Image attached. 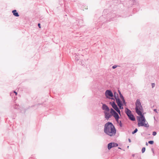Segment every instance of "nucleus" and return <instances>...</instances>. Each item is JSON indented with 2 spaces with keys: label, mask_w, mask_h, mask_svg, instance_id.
Instances as JSON below:
<instances>
[{
  "label": "nucleus",
  "mask_w": 159,
  "mask_h": 159,
  "mask_svg": "<svg viewBox=\"0 0 159 159\" xmlns=\"http://www.w3.org/2000/svg\"><path fill=\"white\" fill-rule=\"evenodd\" d=\"M104 132L109 136H113L115 135L116 130L112 123L108 122L105 125Z\"/></svg>",
  "instance_id": "f257e3e1"
},
{
  "label": "nucleus",
  "mask_w": 159,
  "mask_h": 159,
  "mask_svg": "<svg viewBox=\"0 0 159 159\" xmlns=\"http://www.w3.org/2000/svg\"><path fill=\"white\" fill-rule=\"evenodd\" d=\"M140 116L137 117L138 120V126H144L146 127H148L149 125L148 122L145 119L144 116L141 114L139 115Z\"/></svg>",
  "instance_id": "f03ea898"
},
{
  "label": "nucleus",
  "mask_w": 159,
  "mask_h": 159,
  "mask_svg": "<svg viewBox=\"0 0 159 159\" xmlns=\"http://www.w3.org/2000/svg\"><path fill=\"white\" fill-rule=\"evenodd\" d=\"M136 112L138 115H141L143 111V108L141 105L140 101L139 99H137L135 103Z\"/></svg>",
  "instance_id": "7ed1b4c3"
},
{
  "label": "nucleus",
  "mask_w": 159,
  "mask_h": 159,
  "mask_svg": "<svg viewBox=\"0 0 159 159\" xmlns=\"http://www.w3.org/2000/svg\"><path fill=\"white\" fill-rule=\"evenodd\" d=\"M111 113L113 115L116 121L119 119V116L118 114L112 108L111 109Z\"/></svg>",
  "instance_id": "20e7f679"
},
{
  "label": "nucleus",
  "mask_w": 159,
  "mask_h": 159,
  "mask_svg": "<svg viewBox=\"0 0 159 159\" xmlns=\"http://www.w3.org/2000/svg\"><path fill=\"white\" fill-rule=\"evenodd\" d=\"M105 95L107 98H110V97H111L113 96V94L112 92L108 90L106 91Z\"/></svg>",
  "instance_id": "39448f33"
},
{
  "label": "nucleus",
  "mask_w": 159,
  "mask_h": 159,
  "mask_svg": "<svg viewBox=\"0 0 159 159\" xmlns=\"http://www.w3.org/2000/svg\"><path fill=\"white\" fill-rule=\"evenodd\" d=\"M118 144L116 143H111L108 144V148L109 150L111 148L114 147H117Z\"/></svg>",
  "instance_id": "423d86ee"
},
{
  "label": "nucleus",
  "mask_w": 159,
  "mask_h": 159,
  "mask_svg": "<svg viewBox=\"0 0 159 159\" xmlns=\"http://www.w3.org/2000/svg\"><path fill=\"white\" fill-rule=\"evenodd\" d=\"M111 105L113 108L116 110V111L119 114H120V111L118 107L115 102H113V103H112Z\"/></svg>",
  "instance_id": "0eeeda50"
},
{
  "label": "nucleus",
  "mask_w": 159,
  "mask_h": 159,
  "mask_svg": "<svg viewBox=\"0 0 159 159\" xmlns=\"http://www.w3.org/2000/svg\"><path fill=\"white\" fill-rule=\"evenodd\" d=\"M104 113L105 114V117L107 119H109L111 116V112L110 113L109 112V111H104Z\"/></svg>",
  "instance_id": "6e6552de"
},
{
  "label": "nucleus",
  "mask_w": 159,
  "mask_h": 159,
  "mask_svg": "<svg viewBox=\"0 0 159 159\" xmlns=\"http://www.w3.org/2000/svg\"><path fill=\"white\" fill-rule=\"evenodd\" d=\"M102 108L104 111H110V109L105 104H103L102 105Z\"/></svg>",
  "instance_id": "1a4fd4ad"
},
{
  "label": "nucleus",
  "mask_w": 159,
  "mask_h": 159,
  "mask_svg": "<svg viewBox=\"0 0 159 159\" xmlns=\"http://www.w3.org/2000/svg\"><path fill=\"white\" fill-rule=\"evenodd\" d=\"M116 102L117 103L118 105L120 107V109H123V107H122V104L121 103L120 101L119 98H116Z\"/></svg>",
  "instance_id": "9d476101"
},
{
  "label": "nucleus",
  "mask_w": 159,
  "mask_h": 159,
  "mask_svg": "<svg viewBox=\"0 0 159 159\" xmlns=\"http://www.w3.org/2000/svg\"><path fill=\"white\" fill-rule=\"evenodd\" d=\"M125 112L127 116H129L130 115H132L131 111L128 109V108H126L125 109Z\"/></svg>",
  "instance_id": "9b49d317"
},
{
  "label": "nucleus",
  "mask_w": 159,
  "mask_h": 159,
  "mask_svg": "<svg viewBox=\"0 0 159 159\" xmlns=\"http://www.w3.org/2000/svg\"><path fill=\"white\" fill-rule=\"evenodd\" d=\"M12 12L14 16L17 17L19 16V15L18 13L17 12L16 10H15L13 11H12Z\"/></svg>",
  "instance_id": "f8f14e48"
},
{
  "label": "nucleus",
  "mask_w": 159,
  "mask_h": 159,
  "mask_svg": "<svg viewBox=\"0 0 159 159\" xmlns=\"http://www.w3.org/2000/svg\"><path fill=\"white\" fill-rule=\"evenodd\" d=\"M130 120H132L134 121L135 120V118L133 115H131L129 116H128Z\"/></svg>",
  "instance_id": "ddd939ff"
},
{
  "label": "nucleus",
  "mask_w": 159,
  "mask_h": 159,
  "mask_svg": "<svg viewBox=\"0 0 159 159\" xmlns=\"http://www.w3.org/2000/svg\"><path fill=\"white\" fill-rule=\"evenodd\" d=\"M119 93L120 94V97L122 99L123 101V103L125 104V100H124V99L123 96H122V94H121V93H120V92L119 91Z\"/></svg>",
  "instance_id": "4468645a"
},
{
  "label": "nucleus",
  "mask_w": 159,
  "mask_h": 159,
  "mask_svg": "<svg viewBox=\"0 0 159 159\" xmlns=\"http://www.w3.org/2000/svg\"><path fill=\"white\" fill-rule=\"evenodd\" d=\"M138 131V129H136L135 130L133 131L132 132V134H134L135 133H136Z\"/></svg>",
  "instance_id": "2eb2a0df"
},
{
  "label": "nucleus",
  "mask_w": 159,
  "mask_h": 159,
  "mask_svg": "<svg viewBox=\"0 0 159 159\" xmlns=\"http://www.w3.org/2000/svg\"><path fill=\"white\" fill-rule=\"evenodd\" d=\"M145 151V147H143L142 148V153H144Z\"/></svg>",
  "instance_id": "dca6fc26"
},
{
  "label": "nucleus",
  "mask_w": 159,
  "mask_h": 159,
  "mask_svg": "<svg viewBox=\"0 0 159 159\" xmlns=\"http://www.w3.org/2000/svg\"><path fill=\"white\" fill-rule=\"evenodd\" d=\"M148 143H149V144H152L153 143H154V142L153 141H149L148 142Z\"/></svg>",
  "instance_id": "f3484780"
},
{
  "label": "nucleus",
  "mask_w": 159,
  "mask_h": 159,
  "mask_svg": "<svg viewBox=\"0 0 159 159\" xmlns=\"http://www.w3.org/2000/svg\"><path fill=\"white\" fill-rule=\"evenodd\" d=\"M157 134V133L156 132H153L152 133V135L153 136H155Z\"/></svg>",
  "instance_id": "a211bd4d"
},
{
  "label": "nucleus",
  "mask_w": 159,
  "mask_h": 159,
  "mask_svg": "<svg viewBox=\"0 0 159 159\" xmlns=\"http://www.w3.org/2000/svg\"><path fill=\"white\" fill-rule=\"evenodd\" d=\"M152 88H153L155 86V84L154 83H152Z\"/></svg>",
  "instance_id": "6ab92c4d"
},
{
  "label": "nucleus",
  "mask_w": 159,
  "mask_h": 159,
  "mask_svg": "<svg viewBox=\"0 0 159 159\" xmlns=\"http://www.w3.org/2000/svg\"><path fill=\"white\" fill-rule=\"evenodd\" d=\"M116 67V66H112V68L113 69H115Z\"/></svg>",
  "instance_id": "aec40b11"
},
{
  "label": "nucleus",
  "mask_w": 159,
  "mask_h": 159,
  "mask_svg": "<svg viewBox=\"0 0 159 159\" xmlns=\"http://www.w3.org/2000/svg\"><path fill=\"white\" fill-rule=\"evenodd\" d=\"M38 26L39 27V28H41V26H40V23H39L38 24Z\"/></svg>",
  "instance_id": "412c9836"
},
{
  "label": "nucleus",
  "mask_w": 159,
  "mask_h": 159,
  "mask_svg": "<svg viewBox=\"0 0 159 159\" xmlns=\"http://www.w3.org/2000/svg\"><path fill=\"white\" fill-rule=\"evenodd\" d=\"M129 142H131V140L130 139H129Z\"/></svg>",
  "instance_id": "4be33fe9"
},
{
  "label": "nucleus",
  "mask_w": 159,
  "mask_h": 159,
  "mask_svg": "<svg viewBox=\"0 0 159 159\" xmlns=\"http://www.w3.org/2000/svg\"><path fill=\"white\" fill-rule=\"evenodd\" d=\"M14 93H16V95L17 94V93L16 92H15V91L14 92Z\"/></svg>",
  "instance_id": "5701e85b"
},
{
  "label": "nucleus",
  "mask_w": 159,
  "mask_h": 159,
  "mask_svg": "<svg viewBox=\"0 0 159 159\" xmlns=\"http://www.w3.org/2000/svg\"><path fill=\"white\" fill-rule=\"evenodd\" d=\"M146 145H148V144H147V143H146Z\"/></svg>",
  "instance_id": "b1692460"
}]
</instances>
